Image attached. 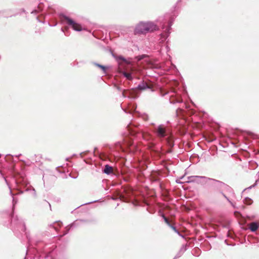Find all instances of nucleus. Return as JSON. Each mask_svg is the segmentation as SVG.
Wrapping results in <instances>:
<instances>
[{"label": "nucleus", "mask_w": 259, "mask_h": 259, "mask_svg": "<svg viewBox=\"0 0 259 259\" xmlns=\"http://www.w3.org/2000/svg\"><path fill=\"white\" fill-rule=\"evenodd\" d=\"M156 29V25L151 22H141L137 25L135 31L136 33H143Z\"/></svg>", "instance_id": "nucleus-1"}, {"label": "nucleus", "mask_w": 259, "mask_h": 259, "mask_svg": "<svg viewBox=\"0 0 259 259\" xmlns=\"http://www.w3.org/2000/svg\"><path fill=\"white\" fill-rule=\"evenodd\" d=\"M156 133L158 137L162 138L166 136L165 128L162 125H159L156 129Z\"/></svg>", "instance_id": "nucleus-2"}, {"label": "nucleus", "mask_w": 259, "mask_h": 259, "mask_svg": "<svg viewBox=\"0 0 259 259\" xmlns=\"http://www.w3.org/2000/svg\"><path fill=\"white\" fill-rule=\"evenodd\" d=\"M67 20L69 24L72 26L74 30L79 31L83 29L82 26L80 24L74 22L73 20L70 19H67Z\"/></svg>", "instance_id": "nucleus-3"}, {"label": "nucleus", "mask_w": 259, "mask_h": 259, "mask_svg": "<svg viewBox=\"0 0 259 259\" xmlns=\"http://www.w3.org/2000/svg\"><path fill=\"white\" fill-rule=\"evenodd\" d=\"M112 54L115 58L118 59L119 64L120 65H121L122 63H124L126 64H131V61L128 59H125L121 56H117L112 52Z\"/></svg>", "instance_id": "nucleus-4"}, {"label": "nucleus", "mask_w": 259, "mask_h": 259, "mask_svg": "<svg viewBox=\"0 0 259 259\" xmlns=\"http://www.w3.org/2000/svg\"><path fill=\"white\" fill-rule=\"evenodd\" d=\"M152 85L146 82H143L138 87V89L140 90H144L146 89H152Z\"/></svg>", "instance_id": "nucleus-5"}, {"label": "nucleus", "mask_w": 259, "mask_h": 259, "mask_svg": "<svg viewBox=\"0 0 259 259\" xmlns=\"http://www.w3.org/2000/svg\"><path fill=\"white\" fill-rule=\"evenodd\" d=\"M122 95L124 97H129V98H135L137 97V96L135 95V91H128L124 90L122 92Z\"/></svg>", "instance_id": "nucleus-6"}, {"label": "nucleus", "mask_w": 259, "mask_h": 259, "mask_svg": "<svg viewBox=\"0 0 259 259\" xmlns=\"http://www.w3.org/2000/svg\"><path fill=\"white\" fill-rule=\"evenodd\" d=\"M248 227L251 231L254 232L258 228L259 225L257 223L252 222L248 224Z\"/></svg>", "instance_id": "nucleus-7"}, {"label": "nucleus", "mask_w": 259, "mask_h": 259, "mask_svg": "<svg viewBox=\"0 0 259 259\" xmlns=\"http://www.w3.org/2000/svg\"><path fill=\"white\" fill-rule=\"evenodd\" d=\"M103 171L104 173L109 175L113 172V168L112 166L107 164L105 166Z\"/></svg>", "instance_id": "nucleus-8"}, {"label": "nucleus", "mask_w": 259, "mask_h": 259, "mask_svg": "<svg viewBox=\"0 0 259 259\" xmlns=\"http://www.w3.org/2000/svg\"><path fill=\"white\" fill-rule=\"evenodd\" d=\"M159 175V173L157 172H153L151 175V179L153 181H156L158 180V176Z\"/></svg>", "instance_id": "nucleus-9"}, {"label": "nucleus", "mask_w": 259, "mask_h": 259, "mask_svg": "<svg viewBox=\"0 0 259 259\" xmlns=\"http://www.w3.org/2000/svg\"><path fill=\"white\" fill-rule=\"evenodd\" d=\"M122 73L124 75V76L128 80H132L133 79L131 73L126 72L125 71L123 72Z\"/></svg>", "instance_id": "nucleus-10"}, {"label": "nucleus", "mask_w": 259, "mask_h": 259, "mask_svg": "<svg viewBox=\"0 0 259 259\" xmlns=\"http://www.w3.org/2000/svg\"><path fill=\"white\" fill-rule=\"evenodd\" d=\"M162 217L164 220L165 223L169 226H170V225L171 224L170 221L164 215H162Z\"/></svg>", "instance_id": "nucleus-11"}, {"label": "nucleus", "mask_w": 259, "mask_h": 259, "mask_svg": "<svg viewBox=\"0 0 259 259\" xmlns=\"http://www.w3.org/2000/svg\"><path fill=\"white\" fill-rule=\"evenodd\" d=\"M94 64L96 66H97V67L100 68L101 69H102L104 71H105L106 67L104 66L100 65V64H97V63H95Z\"/></svg>", "instance_id": "nucleus-12"}, {"label": "nucleus", "mask_w": 259, "mask_h": 259, "mask_svg": "<svg viewBox=\"0 0 259 259\" xmlns=\"http://www.w3.org/2000/svg\"><path fill=\"white\" fill-rule=\"evenodd\" d=\"M234 214L237 217H240L241 215V214L239 212H238V211L235 212H234Z\"/></svg>", "instance_id": "nucleus-13"}, {"label": "nucleus", "mask_w": 259, "mask_h": 259, "mask_svg": "<svg viewBox=\"0 0 259 259\" xmlns=\"http://www.w3.org/2000/svg\"><path fill=\"white\" fill-rule=\"evenodd\" d=\"M169 226L171 227V229H172L174 231H175L176 232H177V229H176V227H174V226H173L172 225V224H171V225H170V226Z\"/></svg>", "instance_id": "nucleus-14"}, {"label": "nucleus", "mask_w": 259, "mask_h": 259, "mask_svg": "<svg viewBox=\"0 0 259 259\" xmlns=\"http://www.w3.org/2000/svg\"><path fill=\"white\" fill-rule=\"evenodd\" d=\"M120 200H122L123 201H126L125 198L122 195H120Z\"/></svg>", "instance_id": "nucleus-15"}, {"label": "nucleus", "mask_w": 259, "mask_h": 259, "mask_svg": "<svg viewBox=\"0 0 259 259\" xmlns=\"http://www.w3.org/2000/svg\"><path fill=\"white\" fill-rule=\"evenodd\" d=\"M144 57H145V55H142L141 56L138 57V60H142Z\"/></svg>", "instance_id": "nucleus-16"}, {"label": "nucleus", "mask_w": 259, "mask_h": 259, "mask_svg": "<svg viewBox=\"0 0 259 259\" xmlns=\"http://www.w3.org/2000/svg\"><path fill=\"white\" fill-rule=\"evenodd\" d=\"M213 180L214 181H215V182H218V183H220V184H223L222 182H220V181H217V180Z\"/></svg>", "instance_id": "nucleus-17"}, {"label": "nucleus", "mask_w": 259, "mask_h": 259, "mask_svg": "<svg viewBox=\"0 0 259 259\" xmlns=\"http://www.w3.org/2000/svg\"><path fill=\"white\" fill-rule=\"evenodd\" d=\"M223 196H224L226 198H227V197H226V196L224 194H223Z\"/></svg>", "instance_id": "nucleus-18"}]
</instances>
